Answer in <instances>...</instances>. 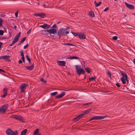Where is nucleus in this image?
Returning a JSON list of instances; mask_svg holds the SVG:
<instances>
[{
    "label": "nucleus",
    "instance_id": "f257e3e1",
    "mask_svg": "<svg viewBox=\"0 0 135 135\" xmlns=\"http://www.w3.org/2000/svg\"><path fill=\"white\" fill-rule=\"evenodd\" d=\"M69 33V32L68 31H65V29H64L62 28L58 31L57 34L58 36H59V38H60L61 37L66 36L67 34Z\"/></svg>",
    "mask_w": 135,
    "mask_h": 135
},
{
    "label": "nucleus",
    "instance_id": "f03ea898",
    "mask_svg": "<svg viewBox=\"0 0 135 135\" xmlns=\"http://www.w3.org/2000/svg\"><path fill=\"white\" fill-rule=\"evenodd\" d=\"M122 77L120 79L123 84L126 83V81L127 82V84H128L129 81L128 79V76L127 74L124 72L122 71H120Z\"/></svg>",
    "mask_w": 135,
    "mask_h": 135
},
{
    "label": "nucleus",
    "instance_id": "7ed1b4c3",
    "mask_svg": "<svg viewBox=\"0 0 135 135\" xmlns=\"http://www.w3.org/2000/svg\"><path fill=\"white\" fill-rule=\"evenodd\" d=\"M75 66L76 72L79 75H80L81 74H84L85 71L83 68L80 67L78 65H76Z\"/></svg>",
    "mask_w": 135,
    "mask_h": 135
},
{
    "label": "nucleus",
    "instance_id": "20e7f679",
    "mask_svg": "<svg viewBox=\"0 0 135 135\" xmlns=\"http://www.w3.org/2000/svg\"><path fill=\"white\" fill-rule=\"evenodd\" d=\"M42 32L43 33H45L47 35H48L49 33L50 34H54L57 33V31L55 29H52L43 30L42 31Z\"/></svg>",
    "mask_w": 135,
    "mask_h": 135
},
{
    "label": "nucleus",
    "instance_id": "39448f33",
    "mask_svg": "<svg viewBox=\"0 0 135 135\" xmlns=\"http://www.w3.org/2000/svg\"><path fill=\"white\" fill-rule=\"evenodd\" d=\"M11 117L13 119L18 120L21 122H23L25 121L23 117L21 115H12Z\"/></svg>",
    "mask_w": 135,
    "mask_h": 135
},
{
    "label": "nucleus",
    "instance_id": "423d86ee",
    "mask_svg": "<svg viewBox=\"0 0 135 135\" xmlns=\"http://www.w3.org/2000/svg\"><path fill=\"white\" fill-rule=\"evenodd\" d=\"M6 132L7 135H18L17 131H16L15 132L11 129H7Z\"/></svg>",
    "mask_w": 135,
    "mask_h": 135
},
{
    "label": "nucleus",
    "instance_id": "0eeeda50",
    "mask_svg": "<svg viewBox=\"0 0 135 135\" xmlns=\"http://www.w3.org/2000/svg\"><path fill=\"white\" fill-rule=\"evenodd\" d=\"M106 116H94L93 117L90 118L89 119V121H90L93 120H98L106 118Z\"/></svg>",
    "mask_w": 135,
    "mask_h": 135
},
{
    "label": "nucleus",
    "instance_id": "6e6552de",
    "mask_svg": "<svg viewBox=\"0 0 135 135\" xmlns=\"http://www.w3.org/2000/svg\"><path fill=\"white\" fill-rule=\"evenodd\" d=\"M21 34V32H20L18 34H17L16 35L14 39V40L12 41V44H14L18 41L19 38L20 37Z\"/></svg>",
    "mask_w": 135,
    "mask_h": 135
},
{
    "label": "nucleus",
    "instance_id": "1a4fd4ad",
    "mask_svg": "<svg viewBox=\"0 0 135 135\" xmlns=\"http://www.w3.org/2000/svg\"><path fill=\"white\" fill-rule=\"evenodd\" d=\"M7 108V105H6L2 106L0 108V112L1 113H4Z\"/></svg>",
    "mask_w": 135,
    "mask_h": 135
},
{
    "label": "nucleus",
    "instance_id": "9d476101",
    "mask_svg": "<svg viewBox=\"0 0 135 135\" xmlns=\"http://www.w3.org/2000/svg\"><path fill=\"white\" fill-rule=\"evenodd\" d=\"M27 85V84H22L20 87V88L21 90V91L22 92L24 91Z\"/></svg>",
    "mask_w": 135,
    "mask_h": 135
},
{
    "label": "nucleus",
    "instance_id": "9b49d317",
    "mask_svg": "<svg viewBox=\"0 0 135 135\" xmlns=\"http://www.w3.org/2000/svg\"><path fill=\"white\" fill-rule=\"evenodd\" d=\"M78 36V37L81 39L86 38V35L83 33H79Z\"/></svg>",
    "mask_w": 135,
    "mask_h": 135
},
{
    "label": "nucleus",
    "instance_id": "f8f14e48",
    "mask_svg": "<svg viewBox=\"0 0 135 135\" xmlns=\"http://www.w3.org/2000/svg\"><path fill=\"white\" fill-rule=\"evenodd\" d=\"M84 115V114H81L78 116L75 117L73 120L74 122H76L78 121L79 119L81 118Z\"/></svg>",
    "mask_w": 135,
    "mask_h": 135
},
{
    "label": "nucleus",
    "instance_id": "ddd939ff",
    "mask_svg": "<svg viewBox=\"0 0 135 135\" xmlns=\"http://www.w3.org/2000/svg\"><path fill=\"white\" fill-rule=\"evenodd\" d=\"M84 115V114H81L78 116L75 117L73 120L74 122H76L78 121L79 119L81 118Z\"/></svg>",
    "mask_w": 135,
    "mask_h": 135
},
{
    "label": "nucleus",
    "instance_id": "4468645a",
    "mask_svg": "<svg viewBox=\"0 0 135 135\" xmlns=\"http://www.w3.org/2000/svg\"><path fill=\"white\" fill-rule=\"evenodd\" d=\"M57 64L61 66H63L65 65L66 62L64 61H58L57 62Z\"/></svg>",
    "mask_w": 135,
    "mask_h": 135
},
{
    "label": "nucleus",
    "instance_id": "2eb2a0df",
    "mask_svg": "<svg viewBox=\"0 0 135 135\" xmlns=\"http://www.w3.org/2000/svg\"><path fill=\"white\" fill-rule=\"evenodd\" d=\"M125 3L127 7L131 9H133L134 8V6L133 5L129 4L126 2H125Z\"/></svg>",
    "mask_w": 135,
    "mask_h": 135
},
{
    "label": "nucleus",
    "instance_id": "dca6fc26",
    "mask_svg": "<svg viewBox=\"0 0 135 135\" xmlns=\"http://www.w3.org/2000/svg\"><path fill=\"white\" fill-rule=\"evenodd\" d=\"M65 93V92L63 91L62 92V93L56 96L55 97L56 98H61L64 95Z\"/></svg>",
    "mask_w": 135,
    "mask_h": 135
},
{
    "label": "nucleus",
    "instance_id": "f3484780",
    "mask_svg": "<svg viewBox=\"0 0 135 135\" xmlns=\"http://www.w3.org/2000/svg\"><path fill=\"white\" fill-rule=\"evenodd\" d=\"M39 129H36L34 131L33 133V135H41L40 133H39Z\"/></svg>",
    "mask_w": 135,
    "mask_h": 135
},
{
    "label": "nucleus",
    "instance_id": "a211bd4d",
    "mask_svg": "<svg viewBox=\"0 0 135 135\" xmlns=\"http://www.w3.org/2000/svg\"><path fill=\"white\" fill-rule=\"evenodd\" d=\"M34 67V64H33L32 65L30 66H26L25 67L28 70H31Z\"/></svg>",
    "mask_w": 135,
    "mask_h": 135
},
{
    "label": "nucleus",
    "instance_id": "6ab92c4d",
    "mask_svg": "<svg viewBox=\"0 0 135 135\" xmlns=\"http://www.w3.org/2000/svg\"><path fill=\"white\" fill-rule=\"evenodd\" d=\"M88 15L90 16L93 17H94V14L93 11H91L89 12Z\"/></svg>",
    "mask_w": 135,
    "mask_h": 135
},
{
    "label": "nucleus",
    "instance_id": "aec40b11",
    "mask_svg": "<svg viewBox=\"0 0 135 135\" xmlns=\"http://www.w3.org/2000/svg\"><path fill=\"white\" fill-rule=\"evenodd\" d=\"M27 131V129H24L21 132L20 135H25Z\"/></svg>",
    "mask_w": 135,
    "mask_h": 135
},
{
    "label": "nucleus",
    "instance_id": "412c9836",
    "mask_svg": "<svg viewBox=\"0 0 135 135\" xmlns=\"http://www.w3.org/2000/svg\"><path fill=\"white\" fill-rule=\"evenodd\" d=\"M85 70L88 73H90L91 72V69L88 67H87Z\"/></svg>",
    "mask_w": 135,
    "mask_h": 135
},
{
    "label": "nucleus",
    "instance_id": "4be33fe9",
    "mask_svg": "<svg viewBox=\"0 0 135 135\" xmlns=\"http://www.w3.org/2000/svg\"><path fill=\"white\" fill-rule=\"evenodd\" d=\"M11 56L9 55H5L3 56L2 59H5V60L7 61L8 59Z\"/></svg>",
    "mask_w": 135,
    "mask_h": 135
},
{
    "label": "nucleus",
    "instance_id": "5701e85b",
    "mask_svg": "<svg viewBox=\"0 0 135 135\" xmlns=\"http://www.w3.org/2000/svg\"><path fill=\"white\" fill-rule=\"evenodd\" d=\"M46 15L44 13H40L39 17L43 18L45 17Z\"/></svg>",
    "mask_w": 135,
    "mask_h": 135
},
{
    "label": "nucleus",
    "instance_id": "b1692460",
    "mask_svg": "<svg viewBox=\"0 0 135 135\" xmlns=\"http://www.w3.org/2000/svg\"><path fill=\"white\" fill-rule=\"evenodd\" d=\"M50 26L47 24H44V29L49 28H50Z\"/></svg>",
    "mask_w": 135,
    "mask_h": 135
},
{
    "label": "nucleus",
    "instance_id": "393cba45",
    "mask_svg": "<svg viewBox=\"0 0 135 135\" xmlns=\"http://www.w3.org/2000/svg\"><path fill=\"white\" fill-rule=\"evenodd\" d=\"M91 110V109H88L87 110H85V112L84 113H82L81 114H83L84 115L85 114H88V113H89L90 112V111Z\"/></svg>",
    "mask_w": 135,
    "mask_h": 135
},
{
    "label": "nucleus",
    "instance_id": "a878e982",
    "mask_svg": "<svg viewBox=\"0 0 135 135\" xmlns=\"http://www.w3.org/2000/svg\"><path fill=\"white\" fill-rule=\"evenodd\" d=\"M67 59H78L79 58L77 57L73 56L72 57H70L67 58Z\"/></svg>",
    "mask_w": 135,
    "mask_h": 135
},
{
    "label": "nucleus",
    "instance_id": "bb28decb",
    "mask_svg": "<svg viewBox=\"0 0 135 135\" xmlns=\"http://www.w3.org/2000/svg\"><path fill=\"white\" fill-rule=\"evenodd\" d=\"M94 3H95V6L98 7L100 6L102 2H100L98 3H96V1H95Z\"/></svg>",
    "mask_w": 135,
    "mask_h": 135
},
{
    "label": "nucleus",
    "instance_id": "cd10ccee",
    "mask_svg": "<svg viewBox=\"0 0 135 135\" xmlns=\"http://www.w3.org/2000/svg\"><path fill=\"white\" fill-rule=\"evenodd\" d=\"M62 44L64 45H70L74 46L75 45L73 44H70L69 43H66L65 44H63V43H62Z\"/></svg>",
    "mask_w": 135,
    "mask_h": 135
},
{
    "label": "nucleus",
    "instance_id": "c85d7f7f",
    "mask_svg": "<svg viewBox=\"0 0 135 135\" xmlns=\"http://www.w3.org/2000/svg\"><path fill=\"white\" fill-rule=\"evenodd\" d=\"M96 78V77L94 76V77H92L91 78H90L89 79V80L90 81H92L95 80V79Z\"/></svg>",
    "mask_w": 135,
    "mask_h": 135
},
{
    "label": "nucleus",
    "instance_id": "c756f323",
    "mask_svg": "<svg viewBox=\"0 0 135 135\" xmlns=\"http://www.w3.org/2000/svg\"><path fill=\"white\" fill-rule=\"evenodd\" d=\"M26 58L27 60L28 61L29 63L31 64V60L30 58H29V56L28 55H26Z\"/></svg>",
    "mask_w": 135,
    "mask_h": 135
},
{
    "label": "nucleus",
    "instance_id": "7c9ffc66",
    "mask_svg": "<svg viewBox=\"0 0 135 135\" xmlns=\"http://www.w3.org/2000/svg\"><path fill=\"white\" fill-rule=\"evenodd\" d=\"M8 89L6 88H4L3 89V93H5V94H7V90Z\"/></svg>",
    "mask_w": 135,
    "mask_h": 135
},
{
    "label": "nucleus",
    "instance_id": "2f4dec72",
    "mask_svg": "<svg viewBox=\"0 0 135 135\" xmlns=\"http://www.w3.org/2000/svg\"><path fill=\"white\" fill-rule=\"evenodd\" d=\"M71 33L72 34L75 36H78L79 33H76L73 32H71Z\"/></svg>",
    "mask_w": 135,
    "mask_h": 135
},
{
    "label": "nucleus",
    "instance_id": "473e14b6",
    "mask_svg": "<svg viewBox=\"0 0 135 135\" xmlns=\"http://www.w3.org/2000/svg\"><path fill=\"white\" fill-rule=\"evenodd\" d=\"M26 37H23V38L21 40L20 43L18 45H20V44H21V43H22L24 41L26 40Z\"/></svg>",
    "mask_w": 135,
    "mask_h": 135
},
{
    "label": "nucleus",
    "instance_id": "72a5a7b5",
    "mask_svg": "<svg viewBox=\"0 0 135 135\" xmlns=\"http://www.w3.org/2000/svg\"><path fill=\"white\" fill-rule=\"evenodd\" d=\"M58 93L57 92H55L53 93H51L50 94V95H55L58 94Z\"/></svg>",
    "mask_w": 135,
    "mask_h": 135
},
{
    "label": "nucleus",
    "instance_id": "f704fd0d",
    "mask_svg": "<svg viewBox=\"0 0 135 135\" xmlns=\"http://www.w3.org/2000/svg\"><path fill=\"white\" fill-rule=\"evenodd\" d=\"M40 81L42 82L45 83H46V81L45 80H44V78H40Z\"/></svg>",
    "mask_w": 135,
    "mask_h": 135
},
{
    "label": "nucleus",
    "instance_id": "c9c22d12",
    "mask_svg": "<svg viewBox=\"0 0 135 135\" xmlns=\"http://www.w3.org/2000/svg\"><path fill=\"white\" fill-rule=\"evenodd\" d=\"M92 103V102H90L87 103H86L83 104V106H85L86 105H88Z\"/></svg>",
    "mask_w": 135,
    "mask_h": 135
},
{
    "label": "nucleus",
    "instance_id": "e433bc0d",
    "mask_svg": "<svg viewBox=\"0 0 135 135\" xmlns=\"http://www.w3.org/2000/svg\"><path fill=\"white\" fill-rule=\"evenodd\" d=\"M118 39V37L116 36H114L112 37V39L114 40H116Z\"/></svg>",
    "mask_w": 135,
    "mask_h": 135
},
{
    "label": "nucleus",
    "instance_id": "4c0bfd02",
    "mask_svg": "<svg viewBox=\"0 0 135 135\" xmlns=\"http://www.w3.org/2000/svg\"><path fill=\"white\" fill-rule=\"evenodd\" d=\"M107 74H108L109 77L110 78H111V74L110 72V71H108L107 73Z\"/></svg>",
    "mask_w": 135,
    "mask_h": 135
},
{
    "label": "nucleus",
    "instance_id": "58836bf2",
    "mask_svg": "<svg viewBox=\"0 0 135 135\" xmlns=\"http://www.w3.org/2000/svg\"><path fill=\"white\" fill-rule=\"evenodd\" d=\"M4 31L2 30H0V35H2L3 34Z\"/></svg>",
    "mask_w": 135,
    "mask_h": 135
},
{
    "label": "nucleus",
    "instance_id": "ea45409f",
    "mask_svg": "<svg viewBox=\"0 0 135 135\" xmlns=\"http://www.w3.org/2000/svg\"><path fill=\"white\" fill-rule=\"evenodd\" d=\"M20 53L21 54L20 55L22 57L24 56V55H23V52L22 50H21V51H20Z\"/></svg>",
    "mask_w": 135,
    "mask_h": 135
},
{
    "label": "nucleus",
    "instance_id": "a19ab883",
    "mask_svg": "<svg viewBox=\"0 0 135 135\" xmlns=\"http://www.w3.org/2000/svg\"><path fill=\"white\" fill-rule=\"evenodd\" d=\"M33 15L35 16H39L40 15V13H36L33 14Z\"/></svg>",
    "mask_w": 135,
    "mask_h": 135
},
{
    "label": "nucleus",
    "instance_id": "79ce46f5",
    "mask_svg": "<svg viewBox=\"0 0 135 135\" xmlns=\"http://www.w3.org/2000/svg\"><path fill=\"white\" fill-rule=\"evenodd\" d=\"M3 21L1 19L0 20V27L2 26V23Z\"/></svg>",
    "mask_w": 135,
    "mask_h": 135
},
{
    "label": "nucleus",
    "instance_id": "37998d69",
    "mask_svg": "<svg viewBox=\"0 0 135 135\" xmlns=\"http://www.w3.org/2000/svg\"><path fill=\"white\" fill-rule=\"evenodd\" d=\"M28 46V44H26V45L25 46L23 47L24 49H26Z\"/></svg>",
    "mask_w": 135,
    "mask_h": 135
},
{
    "label": "nucleus",
    "instance_id": "c03bdc74",
    "mask_svg": "<svg viewBox=\"0 0 135 135\" xmlns=\"http://www.w3.org/2000/svg\"><path fill=\"white\" fill-rule=\"evenodd\" d=\"M31 29H29L28 31L27 32V34H28L30 33L31 32Z\"/></svg>",
    "mask_w": 135,
    "mask_h": 135
},
{
    "label": "nucleus",
    "instance_id": "a18cd8bd",
    "mask_svg": "<svg viewBox=\"0 0 135 135\" xmlns=\"http://www.w3.org/2000/svg\"><path fill=\"white\" fill-rule=\"evenodd\" d=\"M18 11H16L15 13V16H16V17H17L18 16Z\"/></svg>",
    "mask_w": 135,
    "mask_h": 135
},
{
    "label": "nucleus",
    "instance_id": "49530a36",
    "mask_svg": "<svg viewBox=\"0 0 135 135\" xmlns=\"http://www.w3.org/2000/svg\"><path fill=\"white\" fill-rule=\"evenodd\" d=\"M108 9H109L108 7H107L104 9V11L105 12H106V11H107L108 10Z\"/></svg>",
    "mask_w": 135,
    "mask_h": 135
},
{
    "label": "nucleus",
    "instance_id": "de8ad7c7",
    "mask_svg": "<svg viewBox=\"0 0 135 135\" xmlns=\"http://www.w3.org/2000/svg\"><path fill=\"white\" fill-rule=\"evenodd\" d=\"M7 94H5V93H3V94L2 96V97H4L7 96Z\"/></svg>",
    "mask_w": 135,
    "mask_h": 135
},
{
    "label": "nucleus",
    "instance_id": "09e8293b",
    "mask_svg": "<svg viewBox=\"0 0 135 135\" xmlns=\"http://www.w3.org/2000/svg\"><path fill=\"white\" fill-rule=\"evenodd\" d=\"M21 59L24 62H25V59H24V57H21Z\"/></svg>",
    "mask_w": 135,
    "mask_h": 135
},
{
    "label": "nucleus",
    "instance_id": "8fccbe9b",
    "mask_svg": "<svg viewBox=\"0 0 135 135\" xmlns=\"http://www.w3.org/2000/svg\"><path fill=\"white\" fill-rule=\"evenodd\" d=\"M116 85L118 87H119L120 86L119 83H118L116 84Z\"/></svg>",
    "mask_w": 135,
    "mask_h": 135
},
{
    "label": "nucleus",
    "instance_id": "3c124183",
    "mask_svg": "<svg viewBox=\"0 0 135 135\" xmlns=\"http://www.w3.org/2000/svg\"><path fill=\"white\" fill-rule=\"evenodd\" d=\"M69 27H66V28H65V29H65V31H67L66 30H68V29H69Z\"/></svg>",
    "mask_w": 135,
    "mask_h": 135
},
{
    "label": "nucleus",
    "instance_id": "603ef678",
    "mask_svg": "<svg viewBox=\"0 0 135 135\" xmlns=\"http://www.w3.org/2000/svg\"><path fill=\"white\" fill-rule=\"evenodd\" d=\"M56 24H54L53 25V26L52 27V28H54L56 27Z\"/></svg>",
    "mask_w": 135,
    "mask_h": 135
},
{
    "label": "nucleus",
    "instance_id": "864d4df0",
    "mask_svg": "<svg viewBox=\"0 0 135 135\" xmlns=\"http://www.w3.org/2000/svg\"><path fill=\"white\" fill-rule=\"evenodd\" d=\"M2 72H4V71L3 70L0 69V73H1Z\"/></svg>",
    "mask_w": 135,
    "mask_h": 135
},
{
    "label": "nucleus",
    "instance_id": "5fc2aeb1",
    "mask_svg": "<svg viewBox=\"0 0 135 135\" xmlns=\"http://www.w3.org/2000/svg\"><path fill=\"white\" fill-rule=\"evenodd\" d=\"M18 62L19 64H21L22 63V61L21 60H20L18 61Z\"/></svg>",
    "mask_w": 135,
    "mask_h": 135
},
{
    "label": "nucleus",
    "instance_id": "6e6d98bb",
    "mask_svg": "<svg viewBox=\"0 0 135 135\" xmlns=\"http://www.w3.org/2000/svg\"><path fill=\"white\" fill-rule=\"evenodd\" d=\"M17 26H15L14 27V28L15 30H16L17 28Z\"/></svg>",
    "mask_w": 135,
    "mask_h": 135
},
{
    "label": "nucleus",
    "instance_id": "4d7b16f0",
    "mask_svg": "<svg viewBox=\"0 0 135 135\" xmlns=\"http://www.w3.org/2000/svg\"><path fill=\"white\" fill-rule=\"evenodd\" d=\"M40 27H41L42 28H44V25H40Z\"/></svg>",
    "mask_w": 135,
    "mask_h": 135
},
{
    "label": "nucleus",
    "instance_id": "13d9d810",
    "mask_svg": "<svg viewBox=\"0 0 135 135\" xmlns=\"http://www.w3.org/2000/svg\"><path fill=\"white\" fill-rule=\"evenodd\" d=\"M7 61L8 62H10L11 61V60L10 59H8L7 60Z\"/></svg>",
    "mask_w": 135,
    "mask_h": 135
},
{
    "label": "nucleus",
    "instance_id": "bf43d9fd",
    "mask_svg": "<svg viewBox=\"0 0 135 135\" xmlns=\"http://www.w3.org/2000/svg\"><path fill=\"white\" fill-rule=\"evenodd\" d=\"M133 62H134V64L135 65V59H134L133 60Z\"/></svg>",
    "mask_w": 135,
    "mask_h": 135
},
{
    "label": "nucleus",
    "instance_id": "052dcab7",
    "mask_svg": "<svg viewBox=\"0 0 135 135\" xmlns=\"http://www.w3.org/2000/svg\"><path fill=\"white\" fill-rule=\"evenodd\" d=\"M13 44H12H12H10V45H9V46H12V45H13Z\"/></svg>",
    "mask_w": 135,
    "mask_h": 135
},
{
    "label": "nucleus",
    "instance_id": "680f3d73",
    "mask_svg": "<svg viewBox=\"0 0 135 135\" xmlns=\"http://www.w3.org/2000/svg\"><path fill=\"white\" fill-rule=\"evenodd\" d=\"M3 58V56H0V59H2Z\"/></svg>",
    "mask_w": 135,
    "mask_h": 135
},
{
    "label": "nucleus",
    "instance_id": "e2e57ef3",
    "mask_svg": "<svg viewBox=\"0 0 135 135\" xmlns=\"http://www.w3.org/2000/svg\"><path fill=\"white\" fill-rule=\"evenodd\" d=\"M61 22L60 21H58L57 23V24H58L59 23Z\"/></svg>",
    "mask_w": 135,
    "mask_h": 135
},
{
    "label": "nucleus",
    "instance_id": "0e129e2a",
    "mask_svg": "<svg viewBox=\"0 0 135 135\" xmlns=\"http://www.w3.org/2000/svg\"><path fill=\"white\" fill-rule=\"evenodd\" d=\"M3 44V43H1V42H0V45H2V44Z\"/></svg>",
    "mask_w": 135,
    "mask_h": 135
},
{
    "label": "nucleus",
    "instance_id": "69168bd1",
    "mask_svg": "<svg viewBox=\"0 0 135 135\" xmlns=\"http://www.w3.org/2000/svg\"><path fill=\"white\" fill-rule=\"evenodd\" d=\"M124 16L126 17V15H125Z\"/></svg>",
    "mask_w": 135,
    "mask_h": 135
},
{
    "label": "nucleus",
    "instance_id": "338daca9",
    "mask_svg": "<svg viewBox=\"0 0 135 135\" xmlns=\"http://www.w3.org/2000/svg\"><path fill=\"white\" fill-rule=\"evenodd\" d=\"M117 0H114V1H116Z\"/></svg>",
    "mask_w": 135,
    "mask_h": 135
},
{
    "label": "nucleus",
    "instance_id": "774afa93",
    "mask_svg": "<svg viewBox=\"0 0 135 135\" xmlns=\"http://www.w3.org/2000/svg\"><path fill=\"white\" fill-rule=\"evenodd\" d=\"M44 6H45V4H44Z\"/></svg>",
    "mask_w": 135,
    "mask_h": 135
}]
</instances>
